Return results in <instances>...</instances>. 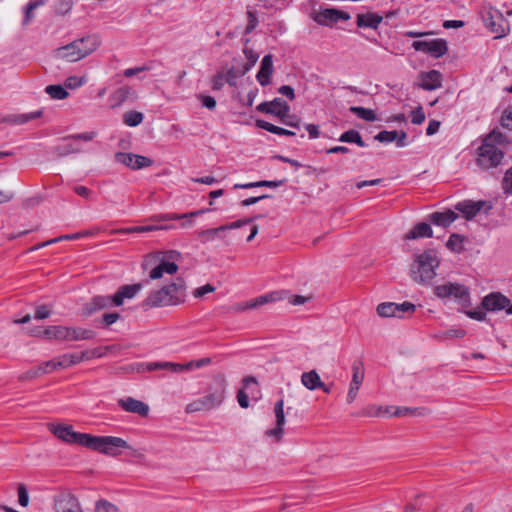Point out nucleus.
I'll use <instances>...</instances> for the list:
<instances>
[{"label": "nucleus", "instance_id": "43", "mask_svg": "<svg viewBox=\"0 0 512 512\" xmlns=\"http://www.w3.org/2000/svg\"><path fill=\"white\" fill-rule=\"evenodd\" d=\"M120 318L121 315L118 312L104 313L102 317L96 321V323L98 327L107 328L118 321Z\"/></svg>", "mask_w": 512, "mask_h": 512}, {"label": "nucleus", "instance_id": "55", "mask_svg": "<svg viewBox=\"0 0 512 512\" xmlns=\"http://www.w3.org/2000/svg\"><path fill=\"white\" fill-rule=\"evenodd\" d=\"M425 113L421 106L417 107L411 112V122L415 125H420L425 121Z\"/></svg>", "mask_w": 512, "mask_h": 512}, {"label": "nucleus", "instance_id": "29", "mask_svg": "<svg viewBox=\"0 0 512 512\" xmlns=\"http://www.w3.org/2000/svg\"><path fill=\"white\" fill-rule=\"evenodd\" d=\"M44 338L52 340L68 341L69 327L54 325L44 328Z\"/></svg>", "mask_w": 512, "mask_h": 512}, {"label": "nucleus", "instance_id": "10", "mask_svg": "<svg viewBox=\"0 0 512 512\" xmlns=\"http://www.w3.org/2000/svg\"><path fill=\"white\" fill-rule=\"evenodd\" d=\"M416 51H422L434 58H440L448 51L447 42L444 39L418 40L412 43Z\"/></svg>", "mask_w": 512, "mask_h": 512}, {"label": "nucleus", "instance_id": "63", "mask_svg": "<svg viewBox=\"0 0 512 512\" xmlns=\"http://www.w3.org/2000/svg\"><path fill=\"white\" fill-rule=\"evenodd\" d=\"M466 335V331L463 329H450L445 331L441 338L442 339H451V338H463Z\"/></svg>", "mask_w": 512, "mask_h": 512}, {"label": "nucleus", "instance_id": "27", "mask_svg": "<svg viewBox=\"0 0 512 512\" xmlns=\"http://www.w3.org/2000/svg\"><path fill=\"white\" fill-rule=\"evenodd\" d=\"M382 20L383 17L381 15L368 12L365 14H358L356 24L359 28L377 29Z\"/></svg>", "mask_w": 512, "mask_h": 512}, {"label": "nucleus", "instance_id": "4", "mask_svg": "<svg viewBox=\"0 0 512 512\" xmlns=\"http://www.w3.org/2000/svg\"><path fill=\"white\" fill-rule=\"evenodd\" d=\"M226 380L224 375L214 376L206 394L194 401V411H209L219 407L225 399Z\"/></svg>", "mask_w": 512, "mask_h": 512}, {"label": "nucleus", "instance_id": "39", "mask_svg": "<svg viewBox=\"0 0 512 512\" xmlns=\"http://www.w3.org/2000/svg\"><path fill=\"white\" fill-rule=\"evenodd\" d=\"M45 92L50 96V98L56 100H63L69 96V92L66 90V88L58 84L48 85L45 88Z\"/></svg>", "mask_w": 512, "mask_h": 512}, {"label": "nucleus", "instance_id": "19", "mask_svg": "<svg viewBox=\"0 0 512 512\" xmlns=\"http://www.w3.org/2000/svg\"><path fill=\"white\" fill-rule=\"evenodd\" d=\"M81 49L77 46L76 40L54 50V57L67 62H76L83 59Z\"/></svg>", "mask_w": 512, "mask_h": 512}, {"label": "nucleus", "instance_id": "9", "mask_svg": "<svg viewBox=\"0 0 512 512\" xmlns=\"http://www.w3.org/2000/svg\"><path fill=\"white\" fill-rule=\"evenodd\" d=\"M56 512H84L78 498L70 490H61L54 496Z\"/></svg>", "mask_w": 512, "mask_h": 512}, {"label": "nucleus", "instance_id": "6", "mask_svg": "<svg viewBox=\"0 0 512 512\" xmlns=\"http://www.w3.org/2000/svg\"><path fill=\"white\" fill-rule=\"evenodd\" d=\"M481 17L485 27L496 35V39L505 37L509 33V22L499 10L489 7L482 11Z\"/></svg>", "mask_w": 512, "mask_h": 512}, {"label": "nucleus", "instance_id": "60", "mask_svg": "<svg viewBox=\"0 0 512 512\" xmlns=\"http://www.w3.org/2000/svg\"><path fill=\"white\" fill-rule=\"evenodd\" d=\"M151 165H153V160L151 158L136 154L134 170L150 167Z\"/></svg>", "mask_w": 512, "mask_h": 512}, {"label": "nucleus", "instance_id": "17", "mask_svg": "<svg viewBox=\"0 0 512 512\" xmlns=\"http://www.w3.org/2000/svg\"><path fill=\"white\" fill-rule=\"evenodd\" d=\"M481 304L482 307L487 311H507L510 300L500 292H492L483 298Z\"/></svg>", "mask_w": 512, "mask_h": 512}, {"label": "nucleus", "instance_id": "8", "mask_svg": "<svg viewBox=\"0 0 512 512\" xmlns=\"http://www.w3.org/2000/svg\"><path fill=\"white\" fill-rule=\"evenodd\" d=\"M96 136H97V133L95 131L78 133V134L66 136L63 138V143H60V144L52 147V152L57 157H65V156H68L69 154L80 153L82 151L81 147L71 143L70 141L71 140H82L85 142H89V141H92Z\"/></svg>", "mask_w": 512, "mask_h": 512}, {"label": "nucleus", "instance_id": "40", "mask_svg": "<svg viewBox=\"0 0 512 512\" xmlns=\"http://www.w3.org/2000/svg\"><path fill=\"white\" fill-rule=\"evenodd\" d=\"M278 299H279V297H277L276 293L263 295V296L256 298L255 300L251 301L250 303H247L245 306L239 307V310H244L246 308H255L259 305H264L266 303L276 301Z\"/></svg>", "mask_w": 512, "mask_h": 512}, {"label": "nucleus", "instance_id": "56", "mask_svg": "<svg viewBox=\"0 0 512 512\" xmlns=\"http://www.w3.org/2000/svg\"><path fill=\"white\" fill-rule=\"evenodd\" d=\"M52 314V310L48 305H40L36 308L34 318L37 320H43L48 318Z\"/></svg>", "mask_w": 512, "mask_h": 512}, {"label": "nucleus", "instance_id": "59", "mask_svg": "<svg viewBox=\"0 0 512 512\" xmlns=\"http://www.w3.org/2000/svg\"><path fill=\"white\" fill-rule=\"evenodd\" d=\"M198 99L201 101V105L202 107H205L209 110H214L215 107H216V100L214 97L212 96H209V95H203V94H200L198 96Z\"/></svg>", "mask_w": 512, "mask_h": 512}, {"label": "nucleus", "instance_id": "42", "mask_svg": "<svg viewBox=\"0 0 512 512\" xmlns=\"http://www.w3.org/2000/svg\"><path fill=\"white\" fill-rule=\"evenodd\" d=\"M143 118V113L132 110L123 115V122L129 127H135L143 121Z\"/></svg>", "mask_w": 512, "mask_h": 512}, {"label": "nucleus", "instance_id": "33", "mask_svg": "<svg viewBox=\"0 0 512 512\" xmlns=\"http://www.w3.org/2000/svg\"><path fill=\"white\" fill-rule=\"evenodd\" d=\"M285 183V180H275V181H268V180H261L257 182H250L245 184H235L234 189H249L254 187H269V188H277L282 186Z\"/></svg>", "mask_w": 512, "mask_h": 512}, {"label": "nucleus", "instance_id": "20", "mask_svg": "<svg viewBox=\"0 0 512 512\" xmlns=\"http://www.w3.org/2000/svg\"><path fill=\"white\" fill-rule=\"evenodd\" d=\"M419 88L432 91L442 86V75L437 70H430L419 74Z\"/></svg>", "mask_w": 512, "mask_h": 512}, {"label": "nucleus", "instance_id": "58", "mask_svg": "<svg viewBox=\"0 0 512 512\" xmlns=\"http://www.w3.org/2000/svg\"><path fill=\"white\" fill-rule=\"evenodd\" d=\"M502 188L506 194L512 193V167L504 175Z\"/></svg>", "mask_w": 512, "mask_h": 512}, {"label": "nucleus", "instance_id": "7", "mask_svg": "<svg viewBox=\"0 0 512 512\" xmlns=\"http://www.w3.org/2000/svg\"><path fill=\"white\" fill-rule=\"evenodd\" d=\"M49 430L58 439L68 444H77L89 448L92 435L87 433L76 432L73 430L72 425L49 424Z\"/></svg>", "mask_w": 512, "mask_h": 512}, {"label": "nucleus", "instance_id": "5", "mask_svg": "<svg viewBox=\"0 0 512 512\" xmlns=\"http://www.w3.org/2000/svg\"><path fill=\"white\" fill-rule=\"evenodd\" d=\"M131 448L128 442L120 437L92 435L88 449L116 457L120 454V449Z\"/></svg>", "mask_w": 512, "mask_h": 512}, {"label": "nucleus", "instance_id": "12", "mask_svg": "<svg viewBox=\"0 0 512 512\" xmlns=\"http://www.w3.org/2000/svg\"><path fill=\"white\" fill-rule=\"evenodd\" d=\"M492 208V204L484 200H464L455 205V209L461 212L467 220L473 219L481 210L485 214H489Z\"/></svg>", "mask_w": 512, "mask_h": 512}, {"label": "nucleus", "instance_id": "11", "mask_svg": "<svg viewBox=\"0 0 512 512\" xmlns=\"http://www.w3.org/2000/svg\"><path fill=\"white\" fill-rule=\"evenodd\" d=\"M115 307L110 295H95L85 302L80 309V315L88 318L104 309Z\"/></svg>", "mask_w": 512, "mask_h": 512}, {"label": "nucleus", "instance_id": "36", "mask_svg": "<svg viewBox=\"0 0 512 512\" xmlns=\"http://www.w3.org/2000/svg\"><path fill=\"white\" fill-rule=\"evenodd\" d=\"M167 228H168V226H155V225L134 226V227L116 229L114 231V233L115 234L143 233V232H150V231H154V230L167 229Z\"/></svg>", "mask_w": 512, "mask_h": 512}, {"label": "nucleus", "instance_id": "54", "mask_svg": "<svg viewBox=\"0 0 512 512\" xmlns=\"http://www.w3.org/2000/svg\"><path fill=\"white\" fill-rule=\"evenodd\" d=\"M259 216H255V217H252V218H248V219H243V220H237V221H234L230 224H227V225H222L220 226V229H222V231H226V230H230V229H237V228H240L246 224H249L251 223L254 219H257Z\"/></svg>", "mask_w": 512, "mask_h": 512}, {"label": "nucleus", "instance_id": "35", "mask_svg": "<svg viewBox=\"0 0 512 512\" xmlns=\"http://www.w3.org/2000/svg\"><path fill=\"white\" fill-rule=\"evenodd\" d=\"M339 141L346 142V143H355L359 147L366 146L365 142L363 141V139L361 137V134L357 130H354V129H350V130L342 133L341 136L339 137Z\"/></svg>", "mask_w": 512, "mask_h": 512}, {"label": "nucleus", "instance_id": "14", "mask_svg": "<svg viewBox=\"0 0 512 512\" xmlns=\"http://www.w3.org/2000/svg\"><path fill=\"white\" fill-rule=\"evenodd\" d=\"M257 110L262 113L272 114L279 118H283L287 117V113H289L290 107L282 98H274L270 102L260 103L257 106Z\"/></svg>", "mask_w": 512, "mask_h": 512}, {"label": "nucleus", "instance_id": "3", "mask_svg": "<svg viewBox=\"0 0 512 512\" xmlns=\"http://www.w3.org/2000/svg\"><path fill=\"white\" fill-rule=\"evenodd\" d=\"M184 285L181 280L173 282L162 287L159 290L151 292L143 301L144 309L161 307L167 305H175L183 301Z\"/></svg>", "mask_w": 512, "mask_h": 512}, {"label": "nucleus", "instance_id": "22", "mask_svg": "<svg viewBox=\"0 0 512 512\" xmlns=\"http://www.w3.org/2000/svg\"><path fill=\"white\" fill-rule=\"evenodd\" d=\"M141 288V283L121 286L118 291L113 296H111L114 306L119 307L123 305L125 299L133 298L141 290Z\"/></svg>", "mask_w": 512, "mask_h": 512}, {"label": "nucleus", "instance_id": "23", "mask_svg": "<svg viewBox=\"0 0 512 512\" xmlns=\"http://www.w3.org/2000/svg\"><path fill=\"white\" fill-rule=\"evenodd\" d=\"M273 70V56L271 54H267L263 57L260 69L256 75L257 81L261 86H267L271 83Z\"/></svg>", "mask_w": 512, "mask_h": 512}, {"label": "nucleus", "instance_id": "21", "mask_svg": "<svg viewBox=\"0 0 512 512\" xmlns=\"http://www.w3.org/2000/svg\"><path fill=\"white\" fill-rule=\"evenodd\" d=\"M117 403L126 412L135 413L142 417H146L149 413V406L133 397L121 398Z\"/></svg>", "mask_w": 512, "mask_h": 512}, {"label": "nucleus", "instance_id": "38", "mask_svg": "<svg viewBox=\"0 0 512 512\" xmlns=\"http://www.w3.org/2000/svg\"><path fill=\"white\" fill-rule=\"evenodd\" d=\"M43 0H30L24 8V18L22 21L23 26H27L34 18V10L43 5Z\"/></svg>", "mask_w": 512, "mask_h": 512}, {"label": "nucleus", "instance_id": "61", "mask_svg": "<svg viewBox=\"0 0 512 512\" xmlns=\"http://www.w3.org/2000/svg\"><path fill=\"white\" fill-rule=\"evenodd\" d=\"M84 84L83 78L77 76H70L65 80V87L68 89H76Z\"/></svg>", "mask_w": 512, "mask_h": 512}, {"label": "nucleus", "instance_id": "13", "mask_svg": "<svg viewBox=\"0 0 512 512\" xmlns=\"http://www.w3.org/2000/svg\"><path fill=\"white\" fill-rule=\"evenodd\" d=\"M434 294L440 299L454 297L458 300L466 299L469 295L468 289L464 285L451 282L437 285L434 288Z\"/></svg>", "mask_w": 512, "mask_h": 512}, {"label": "nucleus", "instance_id": "50", "mask_svg": "<svg viewBox=\"0 0 512 512\" xmlns=\"http://www.w3.org/2000/svg\"><path fill=\"white\" fill-rule=\"evenodd\" d=\"M41 372H42V370L39 368V366L31 368L30 370L20 374L18 376V380L19 381H27V380L36 379V378L42 376Z\"/></svg>", "mask_w": 512, "mask_h": 512}, {"label": "nucleus", "instance_id": "48", "mask_svg": "<svg viewBox=\"0 0 512 512\" xmlns=\"http://www.w3.org/2000/svg\"><path fill=\"white\" fill-rule=\"evenodd\" d=\"M398 136L397 130L387 131L383 130L380 131L378 134L375 135L374 139L376 141L382 142V143H390L396 140Z\"/></svg>", "mask_w": 512, "mask_h": 512}, {"label": "nucleus", "instance_id": "1", "mask_svg": "<svg viewBox=\"0 0 512 512\" xmlns=\"http://www.w3.org/2000/svg\"><path fill=\"white\" fill-rule=\"evenodd\" d=\"M504 135L497 131H492L482 142L478 148L477 164L483 169L497 167L504 153L496 146L504 142Z\"/></svg>", "mask_w": 512, "mask_h": 512}, {"label": "nucleus", "instance_id": "64", "mask_svg": "<svg viewBox=\"0 0 512 512\" xmlns=\"http://www.w3.org/2000/svg\"><path fill=\"white\" fill-rule=\"evenodd\" d=\"M501 125L512 130V109H506L501 117Z\"/></svg>", "mask_w": 512, "mask_h": 512}, {"label": "nucleus", "instance_id": "46", "mask_svg": "<svg viewBox=\"0 0 512 512\" xmlns=\"http://www.w3.org/2000/svg\"><path fill=\"white\" fill-rule=\"evenodd\" d=\"M136 154L117 152L115 154V160L131 169H135Z\"/></svg>", "mask_w": 512, "mask_h": 512}, {"label": "nucleus", "instance_id": "15", "mask_svg": "<svg viewBox=\"0 0 512 512\" xmlns=\"http://www.w3.org/2000/svg\"><path fill=\"white\" fill-rule=\"evenodd\" d=\"M137 97V93L132 87L122 86L110 95L109 104L111 108H117L127 101L134 102Z\"/></svg>", "mask_w": 512, "mask_h": 512}, {"label": "nucleus", "instance_id": "52", "mask_svg": "<svg viewBox=\"0 0 512 512\" xmlns=\"http://www.w3.org/2000/svg\"><path fill=\"white\" fill-rule=\"evenodd\" d=\"M18 502L22 507H26L29 503V495L26 486L22 483L17 486Z\"/></svg>", "mask_w": 512, "mask_h": 512}, {"label": "nucleus", "instance_id": "37", "mask_svg": "<svg viewBox=\"0 0 512 512\" xmlns=\"http://www.w3.org/2000/svg\"><path fill=\"white\" fill-rule=\"evenodd\" d=\"M349 110L351 113H353L354 115H356L357 117H359L365 121L373 122V121L377 120V115L372 109H368V108H364V107H360V106H352V107H350Z\"/></svg>", "mask_w": 512, "mask_h": 512}, {"label": "nucleus", "instance_id": "34", "mask_svg": "<svg viewBox=\"0 0 512 512\" xmlns=\"http://www.w3.org/2000/svg\"><path fill=\"white\" fill-rule=\"evenodd\" d=\"M256 126L258 128L264 129V130L271 132L273 134H276V135H284V136H294L295 135V133L293 131L273 125V124H271L265 120H261V119L256 121Z\"/></svg>", "mask_w": 512, "mask_h": 512}, {"label": "nucleus", "instance_id": "44", "mask_svg": "<svg viewBox=\"0 0 512 512\" xmlns=\"http://www.w3.org/2000/svg\"><path fill=\"white\" fill-rule=\"evenodd\" d=\"M377 314L380 317H396L395 303L394 302H383L380 303L376 308Z\"/></svg>", "mask_w": 512, "mask_h": 512}, {"label": "nucleus", "instance_id": "45", "mask_svg": "<svg viewBox=\"0 0 512 512\" xmlns=\"http://www.w3.org/2000/svg\"><path fill=\"white\" fill-rule=\"evenodd\" d=\"M463 241L464 237L462 235L454 233L450 235L446 246L451 251L459 253L463 250Z\"/></svg>", "mask_w": 512, "mask_h": 512}, {"label": "nucleus", "instance_id": "62", "mask_svg": "<svg viewBox=\"0 0 512 512\" xmlns=\"http://www.w3.org/2000/svg\"><path fill=\"white\" fill-rule=\"evenodd\" d=\"M247 17H248V24L246 26V29H245V33L246 34H249L251 33L255 28L256 26L258 25V18L256 16V14L254 12H251V11H248L247 12Z\"/></svg>", "mask_w": 512, "mask_h": 512}, {"label": "nucleus", "instance_id": "31", "mask_svg": "<svg viewBox=\"0 0 512 512\" xmlns=\"http://www.w3.org/2000/svg\"><path fill=\"white\" fill-rule=\"evenodd\" d=\"M301 383L309 390H315L318 389V387L323 386V382L321 381L320 376L316 370L304 372L301 375Z\"/></svg>", "mask_w": 512, "mask_h": 512}, {"label": "nucleus", "instance_id": "41", "mask_svg": "<svg viewBox=\"0 0 512 512\" xmlns=\"http://www.w3.org/2000/svg\"><path fill=\"white\" fill-rule=\"evenodd\" d=\"M363 380H364V364L362 361H355L352 365L351 383L361 386Z\"/></svg>", "mask_w": 512, "mask_h": 512}, {"label": "nucleus", "instance_id": "18", "mask_svg": "<svg viewBox=\"0 0 512 512\" xmlns=\"http://www.w3.org/2000/svg\"><path fill=\"white\" fill-rule=\"evenodd\" d=\"M180 258L181 254L176 250L158 251L145 257L144 261L142 262V268L144 270H148L150 267H152V262H155L159 259L165 261L166 263H177Z\"/></svg>", "mask_w": 512, "mask_h": 512}, {"label": "nucleus", "instance_id": "49", "mask_svg": "<svg viewBox=\"0 0 512 512\" xmlns=\"http://www.w3.org/2000/svg\"><path fill=\"white\" fill-rule=\"evenodd\" d=\"M416 310V306L411 303V302H408V301H405L403 303H395V312H396V317H402V315L404 313H409V314H412L414 313Z\"/></svg>", "mask_w": 512, "mask_h": 512}, {"label": "nucleus", "instance_id": "30", "mask_svg": "<svg viewBox=\"0 0 512 512\" xmlns=\"http://www.w3.org/2000/svg\"><path fill=\"white\" fill-rule=\"evenodd\" d=\"M433 236V231L428 223H418L415 225L406 235L405 239L407 240H415L418 238H431Z\"/></svg>", "mask_w": 512, "mask_h": 512}, {"label": "nucleus", "instance_id": "32", "mask_svg": "<svg viewBox=\"0 0 512 512\" xmlns=\"http://www.w3.org/2000/svg\"><path fill=\"white\" fill-rule=\"evenodd\" d=\"M96 336L92 329L69 327L68 341L91 340Z\"/></svg>", "mask_w": 512, "mask_h": 512}, {"label": "nucleus", "instance_id": "57", "mask_svg": "<svg viewBox=\"0 0 512 512\" xmlns=\"http://www.w3.org/2000/svg\"><path fill=\"white\" fill-rule=\"evenodd\" d=\"M192 368V361H189L185 364L172 363L168 362V369L174 373H180L182 371H188Z\"/></svg>", "mask_w": 512, "mask_h": 512}, {"label": "nucleus", "instance_id": "47", "mask_svg": "<svg viewBox=\"0 0 512 512\" xmlns=\"http://www.w3.org/2000/svg\"><path fill=\"white\" fill-rule=\"evenodd\" d=\"M94 511L95 512H119V508L115 504H113L105 499H99L95 502Z\"/></svg>", "mask_w": 512, "mask_h": 512}, {"label": "nucleus", "instance_id": "53", "mask_svg": "<svg viewBox=\"0 0 512 512\" xmlns=\"http://www.w3.org/2000/svg\"><path fill=\"white\" fill-rule=\"evenodd\" d=\"M244 53L246 54L248 62L244 65L241 75L246 74L258 60V55L254 54L252 50L245 49Z\"/></svg>", "mask_w": 512, "mask_h": 512}, {"label": "nucleus", "instance_id": "25", "mask_svg": "<svg viewBox=\"0 0 512 512\" xmlns=\"http://www.w3.org/2000/svg\"><path fill=\"white\" fill-rule=\"evenodd\" d=\"M77 46L81 49L80 54L83 58L93 53L101 44L100 37L96 34L86 35L82 38L76 39Z\"/></svg>", "mask_w": 512, "mask_h": 512}, {"label": "nucleus", "instance_id": "2", "mask_svg": "<svg viewBox=\"0 0 512 512\" xmlns=\"http://www.w3.org/2000/svg\"><path fill=\"white\" fill-rule=\"evenodd\" d=\"M439 265L437 252L433 249L425 250L416 256L411 265V277L417 283L427 284L436 276V269Z\"/></svg>", "mask_w": 512, "mask_h": 512}, {"label": "nucleus", "instance_id": "24", "mask_svg": "<svg viewBox=\"0 0 512 512\" xmlns=\"http://www.w3.org/2000/svg\"><path fill=\"white\" fill-rule=\"evenodd\" d=\"M152 266L149 272V278L152 280L160 279L164 273L173 275L178 271L177 263H166L161 259L152 262Z\"/></svg>", "mask_w": 512, "mask_h": 512}, {"label": "nucleus", "instance_id": "51", "mask_svg": "<svg viewBox=\"0 0 512 512\" xmlns=\"http://www.w3.org/2000/svg\"><path fill=\"white\" fill-rule=\"evenodd\" d=\"M72 0H57L55 11L57 14L64 15L72 9Z\"/></svg>", "mask_w": 512, "mask_h": 512}, {"label": "nucleus", "instance_id": "16", "mask_svg": "<svg viewBox=\"0 0 512 512\" xmlns=\"http://www.w3.org/2000/svg\"><path fill=\"white\" fill-rule=\"evenodd\" d=\"M274 413L276 417V426L273 429H269L266 431V435L269 437H273L279 442L282 439L284 434V425H285V414H284V401L283 399L278 400L274 406Z\"/></svg>", "mask_w": 512, "mask_h": 512}, {"label": "nucleus", "instance_id": "26", "mask_svg": "<svg viewBox=\"0 0 512 512\" xmlns=\"http://www.w3.org/2000/svg\"><path fill=\"white\" fill-rule=\"evenodd\" d=\"M428 218L432 224L446 228L458 218V215L454 211L447 209L443 212H433Z\"/></svg>", "mask_w": 512, "mask_h": 512}, {"label": "nucleus", "instance_id": "28", "mask_svg": "<svg viewBox=\"0 0 512 512\" xmlns=\"http://www.w3.org/2000/svg\"><path fill=\"white\" fill-rule=\"evenodd\" d=\"M336 13L337 9L326 8L320 10L319 12L313 13L312 18L319 25L332 26L333 24L337 23Z\"/></svg>", "mask_w": 512, "mask_h": 512}]
</instances>
